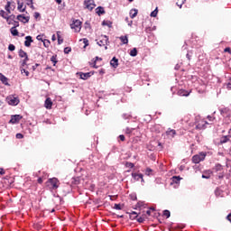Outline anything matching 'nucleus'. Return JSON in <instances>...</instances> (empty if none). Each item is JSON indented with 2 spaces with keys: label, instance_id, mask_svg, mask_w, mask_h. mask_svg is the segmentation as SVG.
I'll use <instances>...</instances> for the list:
<instances>
[{
  "label": "nucleus",
  "instance_id": "23",
  "mask_svg": "<svg viewBox=\"0 0 231 231\" xmlns=\"http://www.w3.org/2000/svg\"><path fill=\"white\" fill-rule=\"evenodd\" d=\"M0 16L3 17L4 19H6L7 23L10 21V17H8V14L5 12V10L0 11Z\"/></svg>",
  "mask_w": 231,
  "mask_h": 231
},
{
  "label": "nucleus",
  "instance_id": "40",
  "mask_svg": "<svg viewBox=\"0 0 231 231\" xmlns=\"http://www.w3.org/2000/svg\"><path fill=\"white\" fill-rule=\"evenodd\" d=\"M158 15V7L151 13V17H156Z\"/></svg>",
  "mask_w": 231,
  "mask_h": 231
},
{
  "label": "nucleus",
  "instance_id": "5",
  "mask_svg": "<svg viewBox=\"0 0 231 231\" xmlns=\"http://www.w3.org/2000/svg\"><path fill=\"white\" fill-rule=\"evenodd\" d=\"M6 102L9 104V106H17L19 104V98L14 96H8L6 97Z\"/></svg>",
  "mask_w": 231,
  "mask_h": 231
},
{
  "label": "nucleus",
  "instance_id": "32",
  "mask_svg": "<svg viewBox=\"0 0 231 231\" xmlns=\"http://www.w3.org/2000/svg\"><path fill=\"white\" fill-rule=\"evenodd\" d=\"M102 26H108V28H111V26H113V23L111 21H103Z\"/></svg>",
  "mask_w": 231,
  "mask_h": 231
},
{
  "label": "nucleus",
  "instance_id": "1",
  "mask_svg": "<svg viewBox=\"0 0 231 231\" xmlns=\"http://www.w3.org/2000/svg\"><path fill=\"white\" fill-rule=\"evenodd\" d=\"M60 186V181L59 180V179L55 177L49 179L46 181V187H48L50 190H57V189H59Z\"/></svg>",
  "mask_w": 231,
  "mask_h": 231
},
{
  "label": "nucleus",
  "instance_id": "56",
  "mask_svg": "<svg viewBox=\"0 0 231 231\" xmlns=\"http://www.w3.org/2000/svg\"><path fill=\"white\" fill-rule=\"evenodd\" d=\"M21 71H22V73L23 72L25 73L26 77H28L30 75V72L24 69H23Z\"/></svg>",
  "mask_w": 231,
  "mask_h": 231
},
{
  "label": "nucleus",
  "instance_id": "34",
  "mask_svg": "<svg viewBox=\"0 0 231 231\" xmlns=\"http://www.w3.org/2000/svg\"><path fill=\"white\" fill-rule=\"evenodd\" d=\"M130 55L131 57H136L138 55V50H136V48H134L131 51H130Z\"/></svg>",
  "mask_w": 231,
  "mask_h": 231
},
{
  "label": "nucleus",
  "instance_id": "17",
  "mask_svg": "<svg viewBox=\"0 0 231 231\" xmlns=\"http://www.w3.org/2000/svg\"><path fill=\"white\" fill-rule=\"evenodd\" d=\"M166 134L171 138H174V136H176V130L169 128L166 132Z\"/></svg>",
  "mask_w": 231,
  "mask_h": 231
},
{
  "label": "nucleus",
  "instance_id": "25",
  "mask_svg": "<svg viewBox=\"0 0 231 231\" xmlns=\"http://www.w3.org/2000/svg\"><path fill=\"white\" fill-rule=\"evenodd\" d=\"M136 15H138V10L137 9H132L130 11L131 19H134V17H136Z\"/></svg>",
  "mask_w": 231,
  "mask_h": 231
},
{
  "label": "nucleus",
  "instance_id": "6",
  "mask_svg": "<svg viewBox=\"0 0 231 231\" xmlns=\"http://www.w3.org/2000/svg\"><path fill=\"white\" fill-rule=\"evenodd\" d=\"M207 125H208V122L205 121V119H200L197 122L196 129L201 131V129H207Z\"/></svg>",
  "mask_w": 231,
  "mask_h": 231
},
{
  "label": "nucleus",
  "instance_id": "59",
  "mask_svg": "<svg viewBox=\"0 0 231 231\" xmlns=\"http://www.w3.org/2000/svg\"><path fill=\"white\" fill-rule=\"evenodd\" d=\"M158 146L161 147V148H160L161 151H162V149H163V145H162V143H160V142H158Z\"/></svg>",
  "mask_w": 231,
  "mask_h": 231
},
{
  "label": "nucleus",
  "instance_id": "45",
  "mask_svg": "<svg viewBox=\"0 0 231 231\" xmlns=\"http://www.w3.org/2000/svg\"><path fill=\"white\" fill-rule=\"evenodd\" d=\"M114 208H116V210H122V205L115 204Z\"/></svg>",
  "mask_w": 231,
  "mask_h": 231
},
{
  "label": "nucleus",
  "instance_id": "57",
  "mask_svg": "<svg viewBox=\"0 0 231 231\" xmlns=\"http://www.w3.org/2000/svg\"><path fill=\"white\" fill-rule=\"evenodd\" d=\"M39 17H41V14L34 13V19H39Z\"/></svg>",
  "mask_w": 231,
  "mask_h": 231
},
{
  "label": "nucleus",
  "instance_id": "21",
  "mask_svg": "<svg viewBox=\"0 0 231 231\" xmlns=\"http://www.w3.org/2000/svg\"><path fill=\"white\" fill-rule=\"evenodd\" d=\"M126 214H129V217L132 220H134L136 217H138V213H136V211L127 212Z\"/></svg>",
  "mask_w": 231,
  "mask_h": 231
},
{
  "label": "nucleus",
  "instance_id": "41",
  "mask_svg": "<svg viewBox=\"0 0 231 231\" xmlns=\"http://www.w3.org/2000/svg\"><path fill=\"white\" fill-rule=\"evenodd\" d=\"M146 176H151L152 174V170L151 168H147L145 171Z\"/></svg>",
  "mask_w": 231,
  "mask_h": 231
},
{
  "label": "nucleus",
  "instance_id": "55",
  "mask_svg": "<svg viewBox=\"0 0 231 231\" xmlns=\"http://www.w3.org/2000/svg\"><path fill=\"white\" fill-rule=\"evenodd\" d=\"M121 142H125V136L124 134L119 135Z\"/></svg>",
  "mask_w": 231,
  "mask_h": 231
},
{
  "label": "nucleus",
  "instance_id": "48",
  "mask_svg": "<svg viewBox=\"0 0 231 231\" xmlns=\"http://www.w3.org/2000/svg\"><path fill=\"white\" fill-rule=\"evenodd\" d=\"M125 166L129 167L130 169H133L134 167V163H133V162H126Z\"/></svg>",
  "mask_w": 231,
  "mask_h": 231
},
{
  "label": "nucleus",
  "instance_id": "49",
  "mask_svg": "<svg viewBox=\"0 0 231 231\" xmlns=\"http://www.w3.org/2000/svg\"><path fill=\"white\" fill-rule=\"evenodd\" d=\"M16 138L22 140V138H24V135H23V134H16Z\"/></svg>",
  "mask_w": 231,
  "mask_h": 231
},
{
  "label": "nucleus",
  "instance_id": "2",
  "mask_svg": "<svg viewBox=\"0 0 231 231\" xmlns=\"http://www.w3.org/2000/svg\"><path fill=\"white\" fill-rule=\"evenodd\" d=\"M83 6L85 10H88V12H92L95 10L97 5L95 4V0H84Z\"/></svg>",
  "mask_w": 231,
  "mask_h": 231
},
{
  "label": "nucleus",
  "instance_id": "64",
  "mask_svg": "<svg viewBox=\"0 0 231 231\" xmlns=\"http://www.w3.org/2000/svg\"><path fill=\"white\" fill-rule=\"evenodd\" d=\"M56 3H57L58 5H60V4L62 3V0H56Z\"/></svg>",
  "mask_w": 231,
  "mask_h": 231
},
{
  "label": "nucleus",
  "instance_id": "47",
  "mask_svg": "<svg viewBox=\"0 0 231 231\" xmlns=\"http://www.w3.org/2000/svg\"><path fill=\"white\" fill-rule=\"evenodd\" d=\"M71 51V47H66L65 49H64V53L65 54H68V53H69Z\"/></svg>",
  "mask_w": 231,
  "mask_h": 231
},
{
  "label": "nucleus",
  "instance_id": "9",
  "mask_svg": "<svg viewBox=\"0 0 231 231\" xmlns=\"http://www.w3.org/2000/svg\"><path fill=\"white\" fill-rule=\"evenodd\" d=\"M23 120V116L21 115H14L11 116L9 124H19Z\"/></svg>",
  "mask_w": 231,
  "mask_h": 231
},
{
  "label": "nucleus",
  "instance_id": "24",
  "mask_svg": "<svg viewBox=\"0 0 231 231\" xmlns=\"http://www.w3.org/2000/svg\"><path fill=\"white\" fill-rule=\"evenodd\" d=\"M213 170L215 171V172H221V171H225L221 164H216V166L213 168Z\"/></svg>",
  "mask_w": 231,
  "mask_h": 231
},
{
  "label": "nucleus",
  "instance_id": "27",
  "mask_svg": "<svg viewBox=\"0 0 231 231\" xmlns=\"http://www.w3.org/2000/svg\"><path fill=\"white\" fill-rule=\"evenodd\" d=\"M230 139L228 138V136H222L220 138L219 143L220 145H223V143H226V142H228Z\"/></svg>",
  "mask_w": 231,
  "mask_h": 231
},
{
  "label": "nucleus",
  "instance_id": "38",
  "mask_svg": "<svg viewBox=\"0 0 231 231\" xmlns=\"http://www.w3.org/2000/svg\"><path fill=\"white\" fill-rule=\"evenodd\" d=\"M80 41H83V44H85L84 48L89 46V40H88L87 38H83Z\"/></svg>",
  "mask_w": 231,
  "mask_h": 231
},
{
  "label": "nucleus",
  "instance_id": "16",
  "mask_svg": "<svg viewBox=\"0 0 231 231\" xmlns=\"http://www.w3.org/2000/svg\"><path fill=\"white\" fill-rule=\"evenodd\" d=\"M79 75L82 80H88V79L91 77V72H87V73L79 72Z\"/></svg>",
  "mask_w": 231,
  "mask_h": 231
},
{
  "label": "nucleus",
  "instance_id": "4",
  "mask_svg": "<svg viewBox=\"0 0 231 231\" xmlns=\"http://www.w3.org/2000/svg\"><path fill=\"white\" fill-rule=\"evenodd\" d=\"M70 28L71 30H74L76 33H79L80 30H82V22H80V20H73Z\"/></svg>",
  "mask_w": 231,
  "mask_h": 231
},
{
  "label": "nucleus",
  "instance_id": "62",
  "mask_svg": "<svg viewBox=\"0 0 231 231\" xmlns=\"http://www.w3.org/2000/svg\"><path fill=\"white\" fill-rule=\"evenodd\" d=\"M227 89H231V82L227 83Z\"/></svg>",
  "mask_w": 231,
  "mask_h": 231
},
{
  "label": "nucleus",
  "instance_id": "35",
  "mask_svg": "<svg viewBox=\"0 0 231 231\" xmlns=\"http://www.w3.org/2000/svg\"><path fill=\"white\" fill-rule=\"evenodd\" d=\"M47 177H48V174H45L43 177H40L37 180L38 183H40V185L42 184V182L44 181V180H46Z\"/></svg>",
  "mask_w": 231,
  "mask_h": 231
},
{
  "label": "nucleus",
  "instance_id": "36",
  "mask_svg": "<svg viewBox=\"0 0 231 231\" xmlns=\"http://www.w3.org/2000/svg\"><path fill=\"white\" fill-rule=\"evenodd\" d=\"M185 1H187V0H178L177 6H179V8H181V6H183V5H185Z\"/></svg>",
  "mask_w": 231,
  "mask_h": 231
},
{
  "label": "nucleus",
  "instance_id": "42",
  "mask_svg": "<svg viewBox=\"0 0 231 231\" xmlns=\"http://www.w3.org/2000/svg\"><path fill=\"white\" fill-rule=\"evenodd\" d=\"M51 62L53 63V66H55V64H57V56H52L51 58Z\"/></svg>",
  "mask_w": 231,
  "mask_h": 231
},
{
  "label": "nucleus",
  "instance_id": "58",
  "mask_svg": "<svg viewBox=\"0 0 231 231\" xmlns=\"http://www.w3.org/2000/svg\"><path fill=\"white\" fill-rule=\"evenodd\" d=\"M0 174L1 176H4V174H5V169L0 168Z\"/></svg>",
  "mask_w": 231,
  "mask_h": 231
},
{
  "label": "nucleus",
  "instance_id": "51",
  "mask_svg": "<svg viewBox=\"0 0 231 231\" xmlns=\"http://www.w3.org/2000/svg\"><path fill=\"white\" fill-rule=\"evenodd\" d=\"M137 221H138V223H143V221H145V217H141L137 218Z\"/></svg>",
  "mask_w": 231,
  "mask_h": 231
},
{
  "label": "nucleus",
  "instance_id": "61",
  "mask_svg": "<svg viewBox=\"0 0 231 231\" xmlns=\"http://www.w3.org/2000/svg\"><path fill=\"white\" fill-rule=\"evenodd\" d=\"M8 17H9V21H10V19H15V15H14V14H12V15H10Z\"/></svg>",
  "mask_w": 231,
  "mask_h": 231
},
{
  "label": "nucleus",
  "instance_id": "53",
  "mask_svg": "<svg viewBox=\"0 0 231 231\" xmlns=\"http://www.w3.org/2000/svg\"><path fill=\"white\" fill-rule=\"evenodd\" d=\"M224 51H225L226 53H230V55H231V49H230V47H226V48L224 50Z\"/></svg>",
  "mask_w": 231,
  "mask_h": 231
},
{
  "label": "nucleus",
  "instance_id": "11",
  "mask_svg": "<svg viewBox=\"0 0 231 231\" xmlns=\"http://www.w3.org/2000/svg\"><path fill=\"white\" fill-rule=\"evenodd\" d=\"M17 20L20 21V23H23L24 24H26V23H30V16L19 14L17 15Z\"/></svg>",
  "mask_w": 231,
  "mask_h": 231
},
{
  "label": "nucleus",
  "instance_id": "33",
  "mask_svg": "<svg viewBox=\"0 0 231 231\" xmlns=\"http://www.w3.org/2000/svg\"><path fill=\"white\" fill-rule=\"evenodd\" d=\"M120 41L123 42V44H127L129 42L127 36H121Z\"/></svg>",
  "mask_w": 231,
  "mask_h": 231
},
{
  "label": "nucleus",
  "instance_id": "29",
  "mask_svg": "<svg viewBox=\"0 0 231 231\" xmlns=\"http://www.w3.org/2000/svg\"><path fill=\"white\" fill-rule=\"evenodd\" d=\"M98 60L101 62V60H102V58H99L98 56H97L96 58H95V60L93 61V68H98V65H97V62H98Z\"/></svg>",
  "mask_w": 231,
  "mask_h": 231
},
{
  "label": "nucleus",
  "instance_id": "20",
  "mask_svg": "<svg viewBox=\"0 0 231 231\" xmlns=\"http://www.w3.org/2000/svg\"><path fill=\"white\" fill-rule=\"evenodd\" d=\"M96 14H97V15H104V14H106V10H104V7L98 6L96 8Z\"/></svg>",
  "mask_w": 231,
  "mask_h": 231
},
{
  "label": "nucleus",
  "instance_id": "60",
  "mask_svg": "<svg viewBox=\"0 0 231 231\" xmlns=\"http://www.w3.org/2000/svg\"><path fill=\"white\" fill-rule=\"evenodd\" d=\"M19 26V22H14V28H17Z\"/></svg>",
  "mask_w": 231,
  "mask_h": 231
},
{
  "label": "nucleus",
  "instance_id": "37",
  "mask_svg": "<svg viewBox=\"0 0 231 231\" xmlns=\"http://www.w3.org/2000/svg\"><path fill=\"white\" fill-rule=\"evenodd\" d=\"M11 6H12V3L11 2H7V4L5 6L6 12H8V14H10V7Z\"/></svg>",
  "mask_w": 231,
  "mask_h": 231
},
{
  "label": "nucleus",
  "instance_id": "19",
  "mask_svg": "<svg viewBox=\"0 0 231 231\" xmlns=\"http://www.w3.org/2000/svg\"><path fill=\"white\" fill-rule=\"evenodd\" d=\"M110 66H112V68H118V59H116V57H114L110 60Z\"/></svg>",
  "mask_w": 231,
  "mask_h": 231
},
{
  "label": "nucleus",
  "instance_id": "46",
  "mask_svg": "<svg viewBox=\"0 0 231 231\" xmlns=\"http://www.w3.org/2000/svg\"><path fill=\"white\" fill-rule=\"evenodd\" d=\"M43 45L45 48H48L50 46V41L49 40H43Z\"/></svg>",
  "mask_w": 231,
  "mask_h": 231
},
{
  "label": "nucleus",
  "instance_id": "39",
  "mask_svg": "<svg viewBox=\"0 0 231 231\" xmlns=\"http://www.w3.org/2000/svg\"><path fill=\"white\" fill-rule=\"evenodd\" d=\"M163 216H164V217H167V219H168V217H171V211L165 209L163 211Z\"/></svg>",
  "mask_w": 231,
  "mask_h": 231
},
{
  "label": "nucleus",
  "instance_id": "52",
  "mask_svg": "<svg viewBox=\"0 0 231 231\" xmlns=\"http://www.w3.org/2000/svg\"><path fill=\"white\" fill-rule=\"evenodd\" d=\"M64 40L60 39V35H58V44H62Z\"/></svg>",
  "mask_w": 231,
  "mask_h": 231
},
{
  "label": "nucleus",
  "instance_id": "31",
  "mask_svg": "<svg viewBox=\"0 0 231 231\" xmlns=\"http://www.w3.org/2000/svg\"><path fill=\"white\" fill-rule=\"evenodd\" d=\"M10 32H11L12 35H14V37L19 35V31H17L15 27H12Z\"/></svg>",
  "mask_w": 231,
  "mask_h": 231
},
{
  "label": "nucleus",
  "instance_id": "14",
  "mask_svg": "<svg viewBox=\"0 0 231 231\" xmlns=\"http://www.w3.org/2000/svg\"><path fill=\"white\" fill-rule=\"evenodd\" d=\"M32 42H33V39H32V36H26L24 46H26V48H30V46H32Z\"/></svg>",
  "mask_w": 231,
  "mask_h": 231
},
{
  "label": "nucleus",
  "instance_id": "12",
  "mask_svg": "<svg viewBox=\"0 0 231 231\" xmlns=\"http://www.w3.org/2000/svg\"><path fill=\"white\" fill-rule=\"evenodd\" d=\"M52 106H53V101H51V97H47L44 103V107L46 109H51Z\"/></svg>",
  "mask_w": 231,
  "mask_h": 231
},
{
  "label": "nucleus",
  "instance_id": "28",
  "mask_svg": "<svg viewBox=\"0 0 231 231\" xmlns=\"http://www.w3.org/2000/svg\"><path fill=\"white\" fill-rule=\"evenodd\" d=\"M181 177H180V176H173L172 178H171V180L173 181V183H176V184H178V183H180V181H181Z\"/></svg>",
  "mask_w": 231,
  "mask_h": 231
},
{
  "label": "nucleus",
  "instance_id": "22",
  "mask_svg": "<svg viewBox=\"0 0 231 231\" xmlns=\"http://www.w3.org/2000/svg\"><path fill=\"white\" fill-rule=\"evenodd\" d=\"M0 80L5 84V86H8V78H6L5 75L0 73Z\"/></svg>",
  "mask_w": 231,
  "mask_h": 231
},
{
  "label": "nucleus",
  "instance_id": "15",
  "mask_svg": "<svg viewBox=\"0 0 231 231\" xmlns=\"http://www.w3.org/2000/svg\"><path fill=\"white\" fill-rule=\"evenodd\" d=\"M17 5H18L17 9L19 12H26V5H24V3L18 1Z\"/></svg>",
  "mask_w": 231,
  "mask_h": 231
},
{
  "label": "nucleus",
  "instance_id": "13",
  "mask_svg": "<svg viewBox=\"0 0 231 231\" xmlns=\"http://www.w3.org/2000/svg\"><path fill=\"white\" fill-rule=\"evenodd\" d=\"M210 176H212V171L210 170L205 171L202 173V178L204 180H210Z\"/></svg>",
  "mask_w": 231,
  "mask_h": 231
},
{
  "label": "nucleus",
  "instance_id": "63",
  "mask_svg": "<svg viewBox=\"0 0 231 231\" xmlns=\"http://www.w3.org/2000/svg\"><path fill=\"white\" fill-rule=\"evenodd\" d=\"M146 214H147V216H151V209H148V210L146 211Z\"/></svg>",
  "mask_w": 231,
  "mask_h": 231
},
{
  "label": "nucleus",
  "instance_id": "18",
  "mask_svg": "<svg viewBox=\"0 0 231 231\" xmlns=\"http://www.w3.org/2000/svg\"><path fill=\"white\" fill-rule=\"evenodd\" d=\"M178 95H179V97H189V95H190V92H189L185 89H180L178 91Z\"/></svg>",
  "mask_w": 231,
  "mask_h": 231
},
{
  "label": "nucleus",
  "instance_id": "54",
  "mask_svg": "<svg viewBox=\"0 0 231 231\" xmlns=\"http://www.w3.org/2000/svg\"><path fill=\"white\" fill-rule=\"evenodd\" d=\"M42 37H43V36L40 34V35H38V36L36 37V39H37V41H42V42H43L44 40L42 39Z\"/></svg>",
  "mask_w": 231,
  "mask_h": 231
},
{
  "label": "nucleus",
  "instance_id": "44",
  "mask_svg": "<svg viewBox=\"0 0 231 231\" xmlns=\"http://www.w3.org/2000/svg\"><path fill=\"white\" fill-rule=\"evenodd\" d=\"M223 191L219 189V188H217L216 190H215V194H216V196H221V193H222Z\"/></svg>",
  "mask_w": 231,
  "mask_h": 231
},
{
  "label": "nucleus",
  "instance_id": "43",
  "mask_svg": "<svg viewBox=\"0 0 231 231\" xmlns=\"http://www.w3.org/2000/svg\"><path fill=\"white\" fill-rule=\"evenodd\" d=\"M8 50H9V51H15V45H14V44H9Z\"/></svg>",
  "mask_w": 231,
  "mask_h": 231
},
{
  "label": "nucleus",
  "instance_id": "26",
  "mask_svg": "<svg viewBox=\"0 0 231 231\" xmlns=\"http://www.w3.org/2000/svg\"><path fill=\"white\" fill-rule=\"evenodd\" d=\"M71 184L72 185H80V178H79V177L72 178Z\"/></svg>",
  "mask_w": 231,
  "mask_h": 231
},
{
  "label": "nucleus",
  "instance_id": "3",
  "mask_svg": "<svg viewBox=\"0 0 231 231\" xmlns=\"http://www.w3.org/2000/svg\"><path fill=\"white\" fill-rule=\"evenodd\" d=\"M205 158H207V152H201L192 157V162L193 163H200V162H203Z\"/></svg>",
  "mask_w": 231,
  "mask_h": 231
},
{
  "label": "nucleus",
  "instance_id": "8",
  "mask_svg": "<svg viewBox=\"0 0 231 231\" xmlns=\"http://www.w3.org/2000/svg\"><path fill=\"white\" fill-rule=\"evenodd\" d=\"M132 178L134 180V181H140L141 180L142 183H145V180H143V174L142 173L133 172Z\"/></svg>",
  "mask_w": 231,
  "mask_h": 231
},
{
  "label": "nucleus",
  "instance_id": "50",
  "mask_svg": "<svg viewBox=\"0 0 231 231\" xmlns=\"http://www.w3.org/2000/svg\"><path fill=\"white\" fill-rule=\"evenodd\" d=\"M208 120H209V122H214L216 120V117L212 116H208Z\"/></svg>",
  "mask_w": 231,
  "mask_h": 231
},
{
  "label": "nucleus",
  "instance_id": "30",
  "mask_svg": "<svg viewBox=\"0 0 231 231\" xmlns=\"http://www.w3.org/2000/svg\"><path fill=\"white\" fill-rule=\"evenodd\" d=\"M217 177L218 178V180H223L225 178V170L222 171L217 172Z\"/></svg>",
  "mask_w": 231,
  "mask_h": 231
},
{
  "label": "nucleus",
  "instance_id": "10",
  "mask_svg": "<svg viewBox=\"0 0 231 231\" xmlns=\"http://www.w3.org/2000/svg\"><path fill=\"white\" fill-rule=\"evenodd\" d=\"M19 57H21L22 59H24L23 61V66H26V62H28L29 59H28V54L26 53V51L20 50L19 51Z\"/></svg>",
  "mask_w": 231,
  "mask_h": 231
},
{
  "label": "nucleus",
  "instance_id": "7",
  "mask_svg": "<svg viewBox=\"0 0 231 231\" xmlns=\"http://www.w3.org/2000/svg\"><path fill=\"white\" fill-rule=\"evenodd\" d=\"M109 38L107 36H101L100 40L97 42L98 46H105V49L107 50V42Z\"/></svg>",
  "mask_w": 231,
  "mask_h": 231
}]
</instances>
